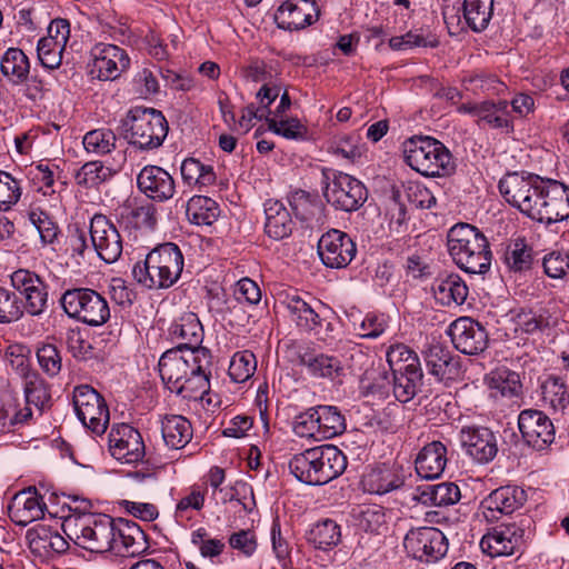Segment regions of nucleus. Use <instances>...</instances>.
I'll return each instance as SVG.
<instances>
[{
  "label": "nucleus",
  "mask_w": 569,
  "mask_h": 569,
  "mask_svg": "<svg viewBox=\"0 0 569 569\" xmlns=\"http://www.w3.org/2000/svg\"><path fill=\"white\" fill-rule=\"evenodd\" d=\"M498 187L509 204L535 221L551 224L569 218V187L558 180L512 172Z\"/></svg>",
  "instance_id": "obj_1"
},
{
  "label": "nucleus",
  "mask_w": 569,
  "mask_h": 569,
  "mask_svg": "<svg viewBox=\"0 0 569 569\" xmlns=\"http://www.w3.org/2000/svg\"><path fill=\"white\" fill-rule=\"evenodd\" d=\"M66 535L77 546L97 553L111 551L133 557L149 548L147 536L138 523L100 512L70 519Z\"/></svg>",
  "instance_id": "obj_2"
},
{
  "label": "nucleus",
  "mask_w": 569,
  "mask_h": 569,
  "mask_svg": "<svg viewBox=\"0 0 569 569\" xmlns=\"http://www.w3.org/2000/svg\"><path fill=\"white\" fill-rule=\"evenodd\" d=\"M183 256L179 247L167 242L153 248L132 269L133 278L148 289H168L180 278Z\"/></svg>",
  "instance_id": "obj_3"
},
{
  "label": "nucleus",
  "mask_w": 569,
  "mask_h": 569,
  "mask_svg": "<svg viewBox=\"0 0 569 569\" xmlns=\"http://www.w3.org/2000/svg\"><path fill=\"white\" fill-rule=\"evenodd\" d=\"M448 250L463 271L485 274L491 266L492 253L482 232L469 223H457L448 232Z\"/></svg>",
  "instance_id": "obj_4"
},
{
  "label": "nucleus",
  "mask_w": 569,
  "mask_h": 569,
  "mask_svg": "<svg viewBox=\"0 0 569 569\" xmlns=\"http://www.w3.org/2000/svg\"><path fill=\"white\" fill-rule=\"evenodd\" d=\"M405 162L425 177H447L455 172L450 150L430 136H413L402 143Z\"/></svg>",
  "instance_id": "obj_5"
},
{
  "label": "nucleus",
  "mask_w": 569,
  "mask_h": 569,
  "mask_svg": "<svg viewBox=\"0 0 569 569\" xmlns=\"http://www.w3.org/2000/svg\"><path fill=\"white\" fill-rule=\"evenodd\" d=\"M120 128L127 142L141 151L161 147L169 131L162 112L146 107L131 108L121 120Z\"/></svg>",
  "instance_id": "obj_6"
},
{
  "label": "nucleus",
  "mask_w": 569,
  "mask_h": 569,
  "mask_svg": "<svg viewBox=\"0 0 569 569\" xmlns=\"http://www.w3.org/2000/svg\"><path fill=\"white\" fill-rule=\"evenodd\" d=\"M158 367L163 383L174 392L190 373L211 367V353L207 348L183 350V347H176L161 356Z\"/></svg>",
  "instance_id": "obj_7"
},
{
  "label": "nucleus",
  "mask_w": 569,
  "mask_h": 569,
  "mask_svg": "<svg viewBox=\"0 0 569 569\" xmlns=\"http://www.w3.org/2000/svg\"><path fill=\"white\" fill-rule=\"evenodd\" d=\"M60 305L69 318L91 327L104 325L110 318V308L106 298L90 288L66 290Z\"/></svg>",
  "instance_id": "obj_8"
},
{
  "label": "nucleus",
  "mask_w": 569,
  "mask_h": 569,
  "mask_svg": "<svg viewBox=\"0 0 569 569\" xmlns=\"http://www.w3.org/2000/svg\"><path fill=\"white\" fill-rule=\"evenodd\" d=\"M323 196L338 210L357 211L368 198L365 184L352 176L339 171H322Z\"/></svg>",
  "instance_id": "obj_9"
},
{
  "label": "nucleus",
  "mask_w": 569,
  "mask_h": 569,
  "mask_svg": "<svg viewBox=\"0 0 569 569\" xmlns=\"http://www.w3.org/2000/svg\"><path fill=\"white\" fill-rule=\"evenodd\" d=\"M73 406L78 419L86 428L96 435L104 433L110 417L100 393L90 386H79L73 391Z\"/></svg>",
  "instance_id": "obj_10"
},
{
  "label": "nucleus",
  "mask_w": 569,
  "mask_h": 569,
  "mask_svg": "<svg viewBox=\"0 0 569 569\" xmlns=\"http://www.w3.org/2000/svg\"><path fill=\"white\" fill-rule=\"evenodd\" d=\"M403 546L409 555L423 562H436L448 551L447 537L435 527H419L409 530Z\"/></svg>",
  "instance_id": "obj_11"
},
{
  "label": "nucleus",
  "mask_w": 569,
  "mask_h": 569,
  "mask_svg": "<svg viewBox=\"0 0 569 569\" xmlns=\"http://www.w3.org/2000/svg\"><path fill=\"white\" fill-rule=\"evenodd\" d=\"M11 286L23 298V313L42 316L48 308V284L36 272L18 269L10 276Z\"/></svg>",
  "instance_id": "obj_12"
},
{
  "label": "nucleus",
  "mask_w": 569,
  "mask_h": 569,
  "mask_svg": "<svg viewBox=\"0 0 569 569\" xmlns=\"http://www.w3.org/2000/svg\"><path fill=\"white\" fill-rule=\"evenodd\" d=\"M318 253L326 267L342 269L355 259L357 244L348 233L338 229H330L320 237Z\"/></svg>",
  "instance_id": "obj_13"
},
{
  "label": "nucleus",
  "mask_w": 569,
  "mask_h": 569,
  "mask_svg": "<svg viewBox=\"0 0 569 569\" xmlns=\"http://www.w3.org/2000/svg\"><path fill=\"white\" fill-rule=\"evenodd\" d=\"M90 56V74L98 80H116L130 66L126 50L111 43H97Z\"/></svg>",
  "instance_id": "obj_14"
},
{
  "label": "nucleus",
  "mask_w": 569,
  "mask_h": 569,
  "mask_svg": "<svg viewBox=\"0 0 569 569\" xmlns=\"http://www.w3.org/2000/svg\"><path fill=\"white\" fill-rule=\"evenodd\" d=\"M90 238L94 251L107 263H113L121 257L122 238L104 214L97 213L91 218Z\"/></svg>",
  "instance_id": "obj_15"
},
{
  "label": "nucleus",
  "mask_w": 569,
  "mask_h": 569,
  "mask_svg": "<svg viewBox=\"0 0 569 569\" xmlns=\"http://www.w3.org/2000/svg\"><path fill=\"white\" fill-rule=\"evenodd\" d=\"M108 442L111 456L122 463H134L144 457L146 447L140 432L127 423L112 426Z\"/></svg>",
  "instance_id": "obj_16"
},
{
  "label": "nucleus",
  "mask_w": 569,
  "mask_h": 569,
  "mask_svg": "<svg viewBox=\"0 0 569 569\" xmlns=\"http://www.w3.org/2000/svg\"><path fill=\"white\" fill-rule=\"evenodd\" d=\"M447 332L455 348L465 355H479L488 346V333L485 327L469 317L456 319Z\"/></svg>",
  "instance_id": "obj_17"
},
{
  "label": "nucleus",
  "mask_w": 569,
  "mask_h": 569,
  "mask_svg": "<svg viewBox=\"0 0 569 569\" xmlns=\"http://www.w3.org/2000/svg\"><path fill=\"white\" fill-rule=\"evenodd\" d=\"M527 501L526 491L518 486H502L489 493L481 503L480 512L487 522L497 521L501 515H510Z\"/></svg>",
  "instance_id": "obj_18"
},
{
  "label": "nucleus",
  "mask_w": 569,
  "mask_h": 569,
  "mask_svg": "<svg viewBox=\"0 0 569 569\" xmlns=\"http://www.w3.org/2000/svg\"><path fill=\"white\" fill-rule=\"evenodd\" d=\"M518 427L526 443L535 450H545L555 440V427L540 410L527 409L518 417Z\"/></svg>",
  "instance_id": "obj_19"
},
{
  "label": "nucleus",
  "mask_w": 569,
  "mask_h": 569,
  "mask_svg": "<svg viewBox=\"0 0 569 569\" xmlns=\"http://www.w3.org/2000/svg\"><path fill=\"white\" fill-rule=\"evenodd\" d=\"M525 536L523 525H500L482 537L480 547L490 557L510 556L521 547Z\"/></svg>",
  "instance_id": "obj_20"
},
{
  "label": "nucleus",
  "mask_w": 569,
  "mask_h": 569,
  "mask_svg": "<svg viewBox=\"0 0 569 569\" xmlns=\"http://www.w3.org/2000/svg\"><path fill=\"white\" fill-rule=\"evenodd\" d=\"M461 446L470 458L478 463H488L498 453V440L487 427H465L460 430Z\"/></svg>",
  "instance_id": "obj_21"
},
{
  "label": "nucleus",
  "mask_w": 569,
  "mask_h": 569,
  "mask_svg": "<svg viewBox=\"0 0 569 569\" xmlns=\"http://www.w3.org/2000/svg\"><path fill=\"white\" fill-rule=\"evenodd\" d=\"M319 14L315 0H286L277 9L274 21L283 30H300L316 22Z\"/></svg>",
  "instance_id": "obj_22"
},
{
  "label": "nucleus",
  "mask_w": 569,
  "mask_h": 569,
  "mask_svg": "<svg viewBox=\"0 0 569 569\" xmlns=\"http://www.w3.org/2000/svg\"><path fill=\"white\" fill-rule=\"evenodd\" d=\"M138 189L149 199L164 202L176 192L174 180L171 174L159 166L148 164L137 176Z\"/></svg>",
  "instance_id": "obj_23"
},
{
  "label": "nucleus",
  "mask_w": 569,
  "mask_h": 569,
  "mask_svg": "<svg viewBox=\"0 0 569 569\" xmlns=\"http://www.w3.org/2000/svg\"><path fill=\"white\" fill-rule=\"evenodd\" d=\"M46 509L47 505L37 489L28 488L14 495L8 511L16 525L26 527L43 518Z\"/></svg>",
  "instance_id": "obj_24"
},
{
  "label": "nucleus",
  "mask_w": 569,
  "mask_h": 569,
  "mask_svg": "<svg viewBox=\"0 0 569 569\" xmlns=\"http://www.w3.org/2000/svg\"><path fill=\"white\" fill-rule=\"evenodd\" d=\"M425 361L428 372L438 381L453 380L460 373L458 359L439 343L429 346Z\"/></svg>",
  "instance_id": "obj_25"
},
{
  "label": "nucleus",
  "mask_w": 569,
  "mask_h": 569,
  "mask_svg": "<svg viewBox=\"0 0 569 569\" xmlns=\"http://www.w3.org/2000/svg\"><path fill=\"white\" fill-rule=\"evenodd\" d=\"M360 395L372 400H385L391 393V372L381 363H372L359 381Z\"/></svg>",
  "instance_id": "obj_26"
},
{
  "label": "nucleus",
  "mask_w": 569,
  "mask_h": 569,
  "mask_svg": "<svg viewBox=\"0 0 569 569\" xmlns=\"http://www.w3.org/2000/svg\"><path fill=\"white\" fill-rule=\"evenodd\" d=\"M27 538L31 551L39 557L51 558L69 549L68 541L59 532L46 526H38L28 530Z\"/></svg>",
  "instance_id": "obj_27"
},
{
  "label": "nucleus",
  "mask_w": 569,
  "mask_h": 569,
  "mask_svg": "<svg viewBox=\"0 0 569 569\" xmlns=\"http://www.w3.org/2000/svg\"><path fill=\"white\" fill-rule=\"evenodd\" d=\"M417 473L425 479L440 477L447 465V448L440 441L426 445L418 453L416 461Z\"/></svg>",
  "instance_id": "obj_28"
},
{
  "label": "nucleus",
  "mask_w": 569,
  "mask_h": 569,
  "mask_svg": "<svg viewBox=\"0 0 569 569\" xmlns=\"http://www.w3.org/2000/svg\"><path fill=\"white\" fill-rule=\"evenodd\" d=\"M170 335L173 339L181 340L177 347L186 349H201L203 328L193 312H184L177 318L170 327Z\"/></svg>",
  "instance_id": "obj_29"
},
{
  "label": "nucleus",
  "mask_w": 569,
  "mask_h": 569,
  "mask_svg": "<svg viewBox=\"0 0 569 569\" xmlns=\"http://www.w3.org/2000/svg\"><path fill=\"white\" fill-rule=\"evenodd\" d=\"M486 381L490 397L495 399H513L522 392L519 373L505 367L492 370Z\"/></svg>",
  "instance_id": "obj_30"
},
{
  "label": "nucleus",
  "mask_w": 569,
  "mask_h": 569,
  "mask_svg": "<svg viewBox=\"0 0 569 569\" xmlns=\"http://www.w3.org/2000/svg\"><path fill=\"white\" fill-rule=\"evenodd\" d=\"M423 385V373L421 366L403 367L402 371L391 372V392L395 398L407 403L412 400L420 391Z\"/></svg>",
  "instance_id": "obj_31"
},
{
  "label": "nucleus",
  "mask_w": 569,
  "mask_h": 569,
  "mask_svg": "<svg viewBox=\"0 0 569 569\" xmlns=\"http://www.w3.org/2000/svg\"><path fill=\"white\" fill-rule=\"evenodd\" d=\"M266 233L274 239L281 240L288 237L293 227L290 212L279 200L269 199L264 202Z\"/></svg>",
  "instance_id": "obj_32"
},
{
  "label": "nucleus",
  "mask_w": 569,
  "mask_h": 569,
  "mask_svg": "<svg viewBox=\"0 0 569 569\" xmlns=\"http://www.w3.org/2000/svg\"><path fill=\"white\" fill-rule=\"evenodd\" d=\"M461 498L459 487L453 482L419 486L415 499L426 506L447 507Z\"/></svg>",
  "instance_id": "obj_33"
},
{
  "label": "nucleus",
  "mask_w": 569,
  "mask_h": 569,
  "mask_svg": "<svg viewBox=\"0 0 569 569\" xmlns=\"http://www.w3.org/2000/svg\"><path fill=\"white\" fill-rule=\"evenodd\" d=\"M300 365L316 378L335 380L343 375V366L336 356L306 352L300 356Z\"/></svg>",
  "instance_id": "obj_34"
},
{
  "label": "nucleus",
  "mask_w": 569,
  "mask_h": 569,
  "mask_svg": "<svg viewBox=\"0 0 569 569\" xmlns=\"http://www.w3.org/2000/svg\"><path fill=\"white\" fill-rule=\"evenodd\" d=\"M319 458V486L326 485L338 478L347 468V457L332 445L318 446Z\"/></svg>",
  "instance_id": "obj_35"
},
{
  "label": "nucleus",
  "mask_w": 569,
  "mask_h": 569,
  "mask_svg": "<svg viewBox=\"0 0 569 569\" xmlns=\"http://www.w3.org/2000/svg\"><path fill=\"white\" fill-rule=\"evenodd\" d=\"M162 438L167 447L182 449L192 439L190 421L179 415L166 416L161 423Z\"/></svg>",
  "instance_id": "obj_36"
},
{
  "label": "nucleus",
  "mask_w": 569,
  "mask_h": 569,
  "mask_svg": "<svg viewBox=\"0 0 569 569\" xmlns=\"http://www.w3.org/2000/svg\"><path fill=\"white\" fill-rule=\"evenodd\" d=\"M319 450L317 447L309 448L295 455L289 461L290 472L302 483L319 486Z\"/></svg>",
  "instance_id": "obj_37"
},
{
  "label": "nucleus",
  "mask_w": 569,
  "mask_h": 569,
  "mask_svg": "<svg viewBox=\"0 0 569 569\" xmlns=\"http://www.w3.org/2000/svg\"><path fill=\"white\" fill-rule=\"evenodd\" d=\"M362 485L367 492L385 495L403 486V478L390 467H378L366 473Z\"/></svg>",
  "instance_id": "obj_38"
},
{
  "label": "nucleus",
  "mask_w": 569,
  "mask_h": 569,
  "mask_svg": "<svg viewBox=\"0 0 569 569\" xmlns=\"http://www.w3.org/2000/svg\"><path fill=\"white\" fill-rule=\"evenodd\" d=\"M306 539L316 549L327 551L341 541V528L332 519H321L307 531Z\"/></svg>",
  "instance_id": "obj_39"
},
{
  "label": "nucleus",
  "mask_w": 569,
  "mask_h": 569,
  "mask_svg": "<svg viewBox=\"0 0 569 569\" xmlns=\"http://www.w3.org/2000/svg\"><path fill=\"white\" fill-rule=\"evenodd\" d=\"M460 10L465 24L473 32H481L492 18L493 0H463Z\"/></svg>",
  "instance_id": "obj_40"
},
{
  "label": "nucleus",
  "mask_w": 569,
  "mask_h": 569,
  "mask_svg": "<svg viewBox=\"0 0 569 569\" xmlns=\"http://www.w3.org/2000/svg\"><path fill=\"white\" fill-rule=\"evenodd\" d=\"M435 293L443 306H461L468 297V287L459 274L450 273L437 280Z\"/></svg>",
  "instance_id": "obj_41"
},
{
  "label": "nucleus",
  "mask_w": 569,
  "mask_h": 569,
  "mask_svg": "<svg viewBox=\"0 0 569 569\" xmlns=\"http://www.w3.org/2000/svg\"><path fill=\"white\" fill-rule=\"evenodd\" d=\"M0 70L12 83L20 84L29 76L30 62L21 49L9 48L1 58Z\"/></svg>",
  "instance_id": "obj_42"
},
{
  "label": "nucleus",
  "mask_w": 569,
  "mask_h": 569,
  "mask_svg": "<svg viewBox=\"0 0 569 569\" xmlns=\"http://www.w3.org/2000/svg\"><path fill=\"white\" fill-rule=\"evenodd\" d=\"M320 439H331L346 430V419L335 406L315 407Z\"/></svg>",
  "instance_id": "obj_43"
},
{
  "label": "nucleus",
  "mask_w": 569,
  "mask_h": 569,
  "mask_svg": "<svg viewBox=\"0 0 569 569\" xmlns=\"http://www.w3.org/2000/svg\"><path fill=\"white\" fill-rule=\"evenodd\" d=\"M218 203L204 196H193L187 203V216L197 226H211L219 217Z\"/></svg>",
  "instance_id": "obj_44"
},
{
  "label": "nucleus",
  "mask_w": 569,
  "mask_h": 569,
  "mask_svg": "<svg viewBox=\"0 0 569 569\" xmlns=\"http://www.w3.org/2000/svg\"><path fill=\"white\" fill-rule=\"evenodd\" d=\"M509 102L499 100L498 102L483 101L480 107L479 120L487 123L492 129H502L507 133L513 131V122L509 118Z\"/></svg>",
  "instance_id": "obj_45"
},
{
  "label": "nucleus",
  "mask_w": 569,
  "mask_h": 569,
  "mask_svg": "<svg viewBox=\"0 0 569 569\" xmlns=\"http://www.w3.org/2000/svg\"><path fill=\"white\" fill-rule=\"evenodd\" d=\"M287 309L296 326L303 331H312L321 326L318 311L298 296L288 300Z\"/></svg>",
  "instance_id": "obj_46"
},
{
  "label": "nucleus",
  "mask_w": 569,
  "mask_h": 569,
  "mask_svg": "<svg viewBox=\"0 0 569 569\" xmlns=\"http://www.w3.org/2000/svg\"><path fill=\"white\" fill-rule=\"evenodd\" d=\"M210 368L211 367L202 368L201 371L190 373L187 379L179 385L174 393L187 400H203L204 396L210 390Z\"/></svg>",
  "instance_id": "obj_47"
},
{
  "label": "nucleus",
  "mask_w": 569,
  "mask_h": 569,
  "mask_svg": "<svg viewBox=\"0 0 569 569\" xmlns=\"http://www.w3.org/2000/svg\"><path fill=\"white\" fill-rule=\"evenodd\" d=\"M181 176L189 186L207 187L216 181L211 166L203 164L198 159L188 158L181 164Z\"/></svg>",
  "instance_id": "obj_48"
},
{
  "label": "nucleus",
  "mask_w": 569,
  "mask_h": 569,
  "mask_svg": "<svg viewBox=\"0 0 569 569\" xmlns=\"http://www.w3.org/2000/svg\"><path fill=\"white\" fill-rule=\"evenodd\" d=\"M542 399L556 410L563 412L569 408V395L562 380L558 377H549L541 386Z\"/></svg>",
  "instance_id": "obj_49"
},
{
  "label": "nucleus",
  "mask_w": 569,
  "mask_h": 569,
  "mask_svg": "<svg viewBox=\"0 0 569 569\" xmlns=\"http://www.w3.org/2000/svg\"><path fill=\"white\" fill-rule=\"evenodd\" d=\"M112 174L113 171L102 162L89 161L78 170L76 181L79 186L93 188L109 180Z\"/></svg>",
  "instance_id": "obj_50"
},
{
  "label": "nucleus",
  "mask_w": 569,
  "mask_h": 569,
  "mask_svg": "<svg viewBox=\"0 0 569 569\" xmlns=\"http://www.w3.org/2000/svg\"><path fill=\"white\" fill-rule=\"evenodd\" d=\"M508 267L513 271H527L532 264V249L525 239H516L510 243L505 253Z\"/></svg>",
  "instance_id": "obj_51"
},
{
  "label": "nucleus",
  "mask_w": 569,
  "mask_h": 569,
  "mask_svg": "<svg viewBox=\"0 0 569 569\" xmlns=\"http://www.w3.org/2000/svg\"><path fill=\"white\" fill-rule=\"evenodd\" d=\"M257 369L256 356L249 351L236 352L230 361L228 373L232 381L244 382L250 379Z\"/></svg>",
  "instance_id": "obj_52"
},
{
  "label": "nucleus",
  "mask_w": 569,
  "mask_h": 569,
  "mask_svg": "<svg viewBox=\"0 0 569 569\" xmlns=\"http://www.w3.org/2000/svg\"><path fill=\"white\" fill-rule=\"evenodd\" d=\"M117 137L110 129H96L83 137V147L88 152L108 154L116 148Z\"/></svg>",
  "instance_id": "obj_53"
},
{
  "label": "nucleus",
  "mask_w": 569,
  "mask_h": 569,
  "mask_svg": "<svg viewBox=\"0 0 569 569\" xmlns=\"http://www.w3.org/2000/svg\"><path fill=\"white\" fill-rule=\"evenodd\" d=\"M359 527L366 533H372L375 543L380 545L382 532L387 529L386 515L381 507H369L361 511Z\"/></svg>",
  "instance_id": "obj_54"
},
{
  "label": "nucleus",
  "mask_w": 569,
  "mask_h": 569,
  "mask_svg": "<svg viewBox=\"0 0 569 569\" xmlns=\"http://www.w3.org/2000/svg\"><path fill=\"white\" fill-rule=\"evenodd\" d=\"M63 43L57 37L41 38L38 41L37 52L41 66L53 70L61 64Z\"/></svg>",
  "instance_id": "obj_55"
},
{
  "label": "nucleus",
  "mask_w": 569,
  "mask_h": 569,
  "mask_svg": "<svg viewBox=\"0 0 569 569\" xmlns=\"http://www.w3.org/2000/svg\"><path fill=\"white\" fill-rule=\"evenodd\" d=\"M389 46L393 50L405 51L420 47L438 46V41L431 38L430 33L425 32L422 29L410 30L403 36L392 37L389 40Z\"/></svg>",
  "instance_id": "obj_56"
},
{
  "label": "nucleus",
  "mask_w": 569,
  "mask_h": 569,
  "mask_svg": "<svg viewBox=\"0 0 569 569\" xmlns=\"http://www.w3.org/2000/svg\"><path fill=\"white\" fill-rule=\"evenodd\" d=\"M29 220L37 228L43 246L53 244L58 240L60 229L49 213L39 208L32 209Z\"/></svg>",
  "instance_id": "obj_57"
},
{
  "label": "nucleus",
  "mask_w": 569,
  "mask_h": 569,
  "mask_svg": "<svg viewBox=\"0 0 569 569\" xmlns=\"http://www.w3.org/2000/svg\"><path fill=\"white\" fill-rule=\"evenodd\" d=\"M390 372L402 371L403 367H419L417 353L403 343H396L388 348L386 353Z\"/></svg>",
  "instance_id": "obj_58"
},
{
  "label": "nucleus",
  "mask_w": 569,
  "mask_h": 569,
  "mask_svg": "<svg viewBox=\"0 0 569 569\" xmlns=\"http://www.w3.org/2000/svg\"><path fill=\"white\" fill-rule=\"evenodd\" d=\"M23 317V303L20 297L0 287V323H11Z\"/></svg>",
  "instance_id": "obj_59"
},
{
  "label": "nucleus",
  "mask_w": 569,
  "mask_h": 569,
  "mask_svg": "<svg viewBox=\"0 0 569 569\" xmlns=\"http://www.w3.org/2000/svg\"><path fill=\"white\" fill-rule=\"evenodd\" d=\"M23 383L27 405H32L41 411L50 400V393L44 381L38 373H31Z\"/></svg>",
  "instance_id": "obj_60"
},
{
  "label": "nucleus",
  "mask_w": 569,
  "mask_h": 569,
  "mask_svg": "<svg viewBox=\"0 0 569 569\" xmlns=\"http://www.w3.org/2000/svg\"><path fill=\"white\" fill-rule=\"evenodd\" d=\"M22 193L21 183L11 173L0 170V211H8Z\"/></svg>",
  "instance_id": "obj_61"
},
{
  "label": "nucleus",
  "mask_w": 569,
  "mask_h": 569,
  "mask_svg": "<svg viewBox=\"0 0 569 569\" xmlns=\"http://www.w3.org/2000/svg\"><path fill=\"white\" fill-rule=\"evenodd\" d=\"M121 218L134 228L153 229L157 222L156 209L150 203L134 208L127 207L123 209Z\"/></svg>",
  "instance_id": "obj_62"
},
{
  "label": "nucleus",
  "mask_w": 569,
  "mask_h": 569,
  "mask_svg": "<svg viewBox=\"0 0 569 569\" xmlns=\"http://www.w3.org/2000/svg\"><path fill=\"white\" fill-rule=\"evenodd\" d=\"M37 358L41 369L50 377L57 376L62 368L60 351L54 345L47 343L37 351Z\"/></svg>",
  "instance_id": "obj_63"
},
{
  "label": "nucleus",
  "mask_w": 569,
  "mask_h": 569,
  "mask_svg": "<svg viewBox=\"0 0 569 569\" xmlns=\"http://www.w3.org/2000/svg\"><path fill=\"white\" fill-rule=\"evenodd\" d=\"M66 343L69 352L78 360L84 361L93 357V347L79 329L67 331Z\"/></svg>",
  "instance_id": "obj_64"
}]
</instances>
